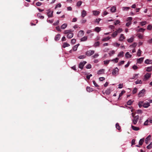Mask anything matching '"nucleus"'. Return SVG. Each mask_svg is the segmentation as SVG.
<instances>
[{"label": "nucleus", "mask_w": 152, "mask_h": 152, "mask_svg": "<svg viewBox=\"0 0 152 152\" xmlns=\"http://www.w3.org/2000/svg\"><path fill=\"white\" fill-rule=\"evenodd\" d=\"M94 51L93 50L87 51L86 53V55L87 56H90L93 54L94 53Z\"/></svg>", "instance_id": "f257e3e1"}, {"label": "nucleus", "mask_w": 152, "mask_h": 152, "mask_svg": "<svg viewBox=\"0 0 152 152\" xmlns=\"http://www.w3.org/2000/svg\"><path fill=\"white\" fill-rule=\"evenodd\" d=\"M139 115H137L134 117V119L133 121V124L135 125L139 119Z\"/></svg>", "instance_id": "f03ea898"}, {"label": "nucleus", "mask_w": 152, "mask_h": 152, "mask_svg": "<svg viewBox=\"0 0 152 152\" xmlns=\"http://www.w3.org/2000/svg\"><path fill=\"white\" fill-rule=\"evenodd\" d=\"M86 61H83V62H81L79 65V67L82 69L83 68L84 65L86 63Z\"/></svg>", "instance_id": "7ed1b4c3"}, {"label": "nucleus", "mask_w": 152, "mask_h": 152, "mask_svg": "<svg viewBox=\"0 0 152 152\" xmlns=\"http://www.w3.org/2000/svg\"><path fill=\"white\" fill-rule=\"evenodd\" d=\"M48 12L47 13V15L49 18L52 17H53V11H51L50 9H48L47 10Z\"/></svg>", "instance_id": "20e7f679"}, {"label": "nucleus", "mask_w": 152, "mask_h": 152, "mask_svg": "<svg viewBox=\"0 0 152 152\" xmlns=\"http://www.w3.org/2000/svg\"><path fill=\"white\" fill-rule=\"evenodd\" d=\"M145 92V90L144 89H143L141 91H140L138 94V96L139 97H140L143 96Z\"/></svg>", "instance_id": "39448f33"}, {"label": "nucleus", "mask_w": 152, "mask_h": 152, "mask_svg": "<svg viewBox=\"0 0 152 152\" xmlns=\"http://www.w3.org/2000/svg\"><path fill=\"white\" fill-rule=\"evenodd\" d=\"M119 71V69L117 67H116L113 70L112 74L113 75H115L116 73L118 72Z\"/></svg>", "instance_id": "423d86ee"}, {"label": "nucleus", "mask_w": 152, "mask_h": 152, "mask_svg": "<svg viewBox=\"0 0 152 152\" xmlns=\"http://www.w3.org/2000/svg\"><path fill=\"white\" fill-rule=\"evenodd\" d=\"M73 31H72V32H71L69 34H67V37L68 38H72L73 36V33H72Z\"/></svg>", "instance_id": "0eeeda50"}, {"label": "nucleus", "mask_w": 152, "mask_h": 152, "mask_svg": "<svg viewBox=\"0 0 152 152\" xmlns=\"http://www.w3.org/2000/svg\"><path fill=\"white\" fill-rule=\"evenodd\" d=\"M151 137V136L149 135L145 139V142L146 144H148V142L150 140Z\"/></svg>", "instance_id": "6e6552de"}, {"label": "nucleus", "mask_w": 152, "mask_h": 152, "mask_svg": "<svg viewBox=\"0 0 152 152\" xmlns=\"http://www.w3.org/2000/svg\"><path fill=\"white\" fill-rule=\"evenodd\" d=\"M87 15V13L84 10H83L81 12V16L82 17L84 18V17L86 16Z\"/></svg>", "instance_id": "1a4fd4ad"}, {"label": "nucleus", "mask_w": 152, "mask_h": 152, "mask_svg": "<svg viewBox=\"0 0 152 152\" xmlns=\"http://www.w3.org/2000/svg\"><path fill=\"white\" fill-rule=\"evenodd\" d=\"M125 39V37L123 34H121L119 38V40L120 41H122Z\"/></svg>", "instance_id": "9d476101"}, {"label": "nucleus", "mask_w": 152, "mask_h": 152, "mask_svg": "<svg viewBox=\"0 0 152 152\" xmlns=\"http://www.w3.org/2000/svg\"><path fill=\"white\" fill-rule=\"evenodd\" d=\"M60 38V35L59 34H57L55 38V40L57 41L59 40Z\"/></svg>", "instance_id": "9b49d317"}, {"label": "nucleus", "mask_w": 152, "mask_h": 152, "mask_svg": "<svg viewBox=\"0 0 152 152\" xmlns=\"http://www.w3.org/2000/svg\"><path fill=\"white\" fill-rule=\"evenodd\" d=\"M150 105L149 103L147 102L143 103L142 106L145 108H147Z\"/></svg>", "instance_id": "f8f14e48"}, {"label": "nucleus", "mask_w": 152, "mask_h": 152, "mask_svg": "<svg viewBox=\"0 0 152 152\" xmlns=\"http://www.w3.org/2000/svg\"><path fill=\"white\" fill-rule=\"evenodd\" d=\"M104 69H101L98 72L97 74L98 75L103 74L104 73Z\"/></svg>", "instance_id": "ddd939ff"}, {"label": "nucleus", "mask_w": 152, "mask_h": 152, "mask_svg": "<svg viewBox=\"0 0 152 152\" xmlns=\"http://www.w3.org/2000/svg\"><path fill=\"white\" fill-rule=\"evenodd\" d=\"M131 127L132 129L134 131H138L140 129L139 128L135 126L132 125Z\"/></svg>", "instance_id": "4468645a"}, {"label": "nucleus", "mask_w": 152, "mask_h": 152, "mask_svg": "<svg viewBox=\"0 0 152 152\" xmlns=\"http://www.w3.org/2000/svg\"><path fill=\"white\" fill-rule=\"evenodd\" d=\"M151 76V74L149 73H147L145 76V78L148 79H149Z\"/></svg>", "instance_id": "2eb2a0df"}, {"label": "nucleus", "mask_w": 152, "mask_h": 152, "mask_svg": "<svg viewBox=\"0 0 152 152\" xmlns=\"http://www.w3.org/2000/svg\"><path fill=\"white\" fill-rule=\"evenodd\" d=\"M84 34V31L83 30H80L79 32L78 36L81 37Z\"/></svg>", "instance_id": "dca6fc26"}, {"label": "nucleus", "mask_w": 152, "mask_h": 152, "mask_svg": "<svg viewBox=\"0 0 152 152\" xmlns=\"http://www.w3.org/2000/svg\"><path fill=\"white\" fill-rule=\"evenodd\" d=\"M143 58H140L138 59L137 60V63H141L143 61Z\"/></svg>", "instance_id": "f3484780"}, {"label": "nucleus", "mask_w": 152, "mask_h": 152, "mask_svg": "<svg viewBox=\"0 0 152 152\" xmlns=\"http://www.w3.org/2000/svg\"><path fill=\"white\" fill-rule=\"evenodd\" d=\"M152 61L148 59H147L145 60V62L146 64H151L152 63Z\"/></svg>", "instance_id": "a211bd4d"}, {"label": "nucleus", "mask_w": 152, "mask_h": 152, "mask_svg": "<svg viewBox=\"0 0 152 152\" xmlns=\"http://www.w3.org/2000/svg\"><path fill=\"white\" fill-rule=\"evenodd\" d=\"M144 138L140 139L139 141V144L140 145H142L143 142H144Z\"/></svg>", "instance_id": "6ab92c4d"}, {"label": "nucleus", "mask_w": 152, "mask_h": 152, "mask_svg": "<svg viewBox=\"0 0 152 152\" xmlns=\"http://www.w3.org/2000/svg\"><path fill=\"white\" fill-rule=\"evenodd\" d=\"M37 16L38 18L41 19H43L44 18V16H41V14L40 13H38L37 15Z\"/></svg>", "instance_id": "aec40b11"}, {"label": "nucleus", "mask_w": 152, "mask_h": 152, "mask_svg": "<svg viewBox=\"0 0 152 152\" xmlns=\"http://www.w3.org/2000/svg\"><path fill=\"white\" fill-rule=\"evenodd\" d=\"M67 24L64 23L61 26V28L62 29H64L67 27Z\"/></svg>", "instance_id": "412c9836"}, {"label": "nucleus", "mask_w": 152, "mask_h": 152, "mask_svg": "<svg viewBox=\"0 0 152 152\" xmlns=\"http://www.w3.org/2000/svg\"><path fill=\"white\" fill-rule=\"evenodd\" d=\"M86 90L87 91L90 92L93 91V88H90V87L87 86L86 88Z\"/></svg>", "instance_id": "4be33fe9"}, {"label": "nucleus", "mask_w": 152, "mask_h": 152, "mask_svg": "<svg viewBox=\"0 0 152 152\" xmlns=\"http://www.w3.org/2000/svg\"><path fill=\"white\" fill-rule=\"evenodd\" d=\"M116 10V7L113 6L111 7L110 9L111 11L112 12H115Z\"/></svg>", "instance_id": "5701e85b"}, {"label": "nucleus", "mask_w": 152, "mask_h": 152, "mask_svg": "<svg viewBox=\"0 0 152 152\" xmlns=\"http://www.w3.org/2000/svg\"><path fill=\"white\" fill-rule=\"evenodd\" d=\"M100 44V43L99 42H95L94 45V47H98L99 46V45Z\"/></svg>", "instance_id": "b1692460"}, {"label": "nucleus", "mask_w": 152, "mask_h": 152, "mask_svg": "<svg viewBox=\"0 0 152 152\" xmlns=\"http://www.w3.org/2000/svg\"><path fill=\"white\" fill-rule=\"evenodd\" d=\"M71 32H72V31L70 29L68 30H65L64 31V33L65 34H68Z\"/></svg>", "instance_id": "393cba45"}, {"label": "nucleus", "mask_w": 152, "mask_h": 152, "mask_svg": "<svg viewBox=\"0 0 152 152\" xmlns=\"http://www.w3.org/2000/svg\"><path fill=\"white\" fill-rule=\"evenodd\" d=\"M125 56L126 58H131L132 55L129 54V52H127L125 54Z\"/></svg>", "instance_id": "a878e982"}, {"label": "nucleus", "mask_w": 152, "mask_h": 152, "mask_svg": "<svg viewBox=\"0 0 152 152\" xmlns=\"http://www.w3.org/2000/svg\"><path fill=\"white\" fill-rule=\"evenodd\" d=\"M117 31H115L112 34V36L114 38L117 35Z\"/></svg>", "instance_id": "bb28decb"}, {"label": "nucleus", "mask_w": 152, "mask_h": 152, "mask_svg": "<svg viewBox=\"0 0 152 152\" xmlns=\"http://www.w3.org/2000/svg\"><path fill=\"white\" fill-rule=\"evenodd\" d=\"M115 126H116V129H117L118 130H120L121 129V127L119 126L118 123H117L116 124Z\"/></svg>", "instance_id": "cd10ccee"}, {"label": "nucleus", "mask_w": 152, "mask_h": 152, "mask_svg": "<svg viewBox=\"0 0 152 152\" xmlns=\"http://www.w3.org/2000/svg\"><path fill=\"white\" fill-rule=\"evenodd\" d=\"M124 52L123 51L120 52L118 55L119 57H123L124 56Z\"/></svg>", "instance_id": "c85d7f7f"}, {"label": "nucleus", "mask_w": 152, "mask_h": 152, "mask_svg": "<svg viewBox=\"0 0 152 152\" xmlns=\"http://www.w3.org/2000/svg\"><path fill=\"white\" fill-rule=\"evenodd\" d=\"M93 14L95 15H98L99 13V12L96 11H93Z\"/></svg>", "instance_id": "c756f323"}, {"label": "nucleus", "mask_w": 152, "mask_h": 152, "mask_svg": "<svg viewBox=\"0 0 152 152\" xmlns=\"http://www.w3.org/2000/svg\"><path fill=\"white\" fill-rule=\"evenodd\" d=\"M111 38L110 37H108L103 38L102 39V41H105L109 40Z\"/></svg>", "instance_id": "7c9ffc66"}, {"label": "nucleus", "mask_w": 152, "mask_h": 152, "mask_svg": "<svg viewBox=\"0 0 152 152\" xmlns=\"http://www.w3.org/2000/svg\"><path fill=\"white\" fill-rule=\"evenodd\" d=\"M133 102L134 101H132L131 100H129L127 102V104L128 105H131Z\"/></svg>", "instance_id": "2f4dec72"}, {"label": "nucleus", "mask_w": 152, "mask_h": 152, "mask_svg": "<svg viewBox=\"0 0 152 152\" xmlns=\"http://www.w3.org/2000/svg\"><path fill=\"white\" fill-rule=\"evenodd\" d=\"M87 39V36H85L83 38H82L81 39V41H85Z\"/></svg>", "instance_id": "473e14b6"}, {"label": "nucleus", "mask_w": 152, "mask_h": 152, "mask_svg": "<svg viewBox=\"0 0 152 152\" xmlns=\"http://www.w3.org/2000/svg\"><path fill=\"white\" fill-rule=\"evenodd\" d=\"M70 46V45L69 44H68L67 43H66V42H65L63 45V47L64 48H65L66 47H68L69 46Z\"/></svg>", "instance_id": "72a5a7b5"}, {"label": "nucleus", "mask_w": 152, "mask_h": 152, "mask_svg": "<svg viewBox=\"0 0 152 152\" xmlns=\"http://www.w3.org/2000/svg\"><path fill=\"white\" fill-rule=\"evenodd\" d=\"M147 148L148 149H151L152 148V142H151L149 145L147 146Z\"/></svg>", "instance_id": "f704fd0d"}, {"label": "nucleus", "mask_w": 152, "mask_h": 152, "mask_svg": "<svg viewBox=\"0 0 152 152\" xmlns=\"http://www.w3.org/2000/svg\"><path fill=\"white\" fill-rule=\"evenodd\" d=\"M111 93L110 89V88L108 89L105 91V93L107 94H109Z\"/></svg>", "instance_id": "c9c22d12"}, {"label": "nucleus", "mask_w": 152, "mask_h": 152, "mask_svg": "<svg viewBox=\"0 0 152 152\" xmlns=\"http://www.w3.org/2000/svg\"><path fill=\"white\" fill-rule=\"evenodd\" d=\"M127 41L129 42H132L134 41V38L131 37L129 39H127Z\"/></svg>", "instance_id": "e433bc0d"}, {"label": "nucleus", "mask_w": 152, "mask_h": 152, "mask_svg": "<svg viewBox=\"0 0 152 152\" xmlns=\"http://www.w3.org/2000/svg\"><path fill=\"white\" fill-rule=\"evenodd\" d=\"M95 30L96 31L99 32L101 30V29L99 27H97L95 28Z\"/></svg>", "instance_id": "4c0bfd02"}, {"label": "nucleus", "mask_w": 152, "mask_h": 152, "mask_svg": "<svg viewBox=\"0 0 152 152\" xmlns=\"http://www.w3.org/2000/svg\"><path fill=\"white\" fill-rule=\"evenodd\" d=\"M82 2L81 1H78L77 3V7H80L82 4Z\"/></svg>", "instance_id": "58836bf2"}, {"label": "nucleus", "mask_w": 152, "mask_h": 152, "mask_svg": "<svg viewBox=\"0 0 152 152\" xmlns=\"http://www.w3.org/2000/svg\"><path fill=\"white\" fill-rule=\"evenodd\" d=\"M110 61H111V60H107L106 61H104V64L105 65H107L109 63Z\"/></svg>", "instance_id": "ea45409f"}, {"label": "nucleus", "mask_w": 152, "mask_h": 152, "mask_svg": "<svg viewBox=\"0 0 152 152\" xmlns=\"http://www.w3.org/2000/svg\"><path fill=\"white\" fill-rule=\"evenodd\" d=\"M135 83L136 84H141L142 82L141 80H137V81L135 82Z\"/></svg>", "instance_id": "a19ab883"}, {"label": "nucleus", "mask_w": 152, "mask_h": 152, "mask_svg": "<svg viewBox=\"0 0 152 152\" xmlns=\"http://www.w3.org/2000/svg\"><path fill=\"white\" fill-rule=\"evenodd\" d=\"M152 70V66L148 67L147 68V70H146L148 72H150Z\"/></svg>", "instance_id": "79ce46f5"}, {"label": "nucleus", "mask_w": 152, "mask_h": 152, "mask_svg": "<svg viewBox=\"0 0 152 152\" xmlns=\"http://www.w3.org/2000/svg\"><path fill=\"white\" fill-rule=\"evenodd\" d=\"M125 92V91H121V92L119 94V97L118 98V99H119L120 97Z\"/></svg>", "instance_id": "37998d69"}, {"label": "nucleus", "mask_w": 152, "mask_h": 152, "mask_svg": "<svg viewBox=\"0 0 152 152\" xmlns=\"http://www.w3.org/2000/svg\"><path fill=\"white\" fill-rule=\"evenodd\" d=\"M77 45H76L74 46L73 47L72 49H73V51H75L77 50V47H78V46Z\"/></svg>", "instance_id": "c03bdc74"}, {"label": "nucleus", "mask_w": 152, "mask_h": 152, "mask_svg": "<svg viewBox=\"0 0 152 152\" xmlns=\"http://www.w3.org/2000/svg\"><path fill=\"white\" fill-rule=\"evenodd\" d=\"M99 56V55L98 53H96L92 56V57L93 58H97Z\"/></svg>", "instance_id": "a18cd8bd"}, {"label": "nucleus", "mask_w": 152, "mask_h": 152, "mask_svg": "<svg viewBox=\"0 0 152 152\" xmlns=\"http://www.w3.org/2000/svg\"><path fill=\"white\" fill-rule=\"evenodd\" d=\"M137 89L136 88H134L132 91V94H135L137 92Z\"/></svg>", "instance_id": "49530a36"}, {"label": "nucleus", "mask_w": 152, "mask_h": 152, "mask_svg": "<svg viewBox=\"0 0 152 152\" xmlns=\"http://www.w3.org/2000/svg\"><path fill=\"white\" fill-rule=\"evenodd\" d=\"M141 52L142 51L140 50V49H139L137 53V55L139 56H140Z\"/></svg>", "instance_id": "de8ad7c7"}, {"label": "nucleus", "mask_w": 152, "mask_h": 152, "mask_svg": "<svg viewBox=\"0 0 152 152\" xmlns=\"http://www.w3.org/2000/svg\"><path fill=\"white\" fill-rule=\"evenodd\" d=\"M118 58H116L115 59H114L112 60H111V61H115V63H117L118 62Z\"/></svg>", "instance_id": "09e8293b"}, {"label": "nucleus", "mask_w": 152, "mask_h": 152, "mask_svg": "<svg viewBox=\"0 0 152 152\" xmlns=\"http://www.w3.org/2000/svg\"><path fill=\"white\" fill-rule=\"evenodd\" d=\"M86 56L84 55L80 56L78 57V58L79 59H83L85 58Z\"/></svg>", "instance_id": "8fccbe9b"}, {"label": "nucleus", "mask_w": 152, "mask_h": 152, "mask_svg": "<svg viewBox=\"0 0 152 152\" xmlns=\"http://www.w3.org/2000/svg\"><path fill=\"white\" fill-rule=\"evenodd\" d=\"M152 28V26L150 25H148L147 28L148 30H151Z\"/></svg>", "instance_id": "3c124183"}, {"label": "nucleus", "mask_w": 152, "mask_h": 152, "mask_svg": "<svg viewBox=\"0 0 152 152\" xmlns=\"http://www.w3.org/2000/svg\"><path fill=\"white\" fill-rule=\"evenodd\" d=\"M123 30L122 28H119L116 31H117V33H118L121 32Z\"/></svg>", "instance_id": "603ef678"}, {"label": "nucleus", "mask_w": 152, "mask_h": 152, "mask_svg": "<svg viewBox=\"0 0 152 152\" xmlns=\"http://www.w3.org/2000/svg\"><path fill=\"white\" fill-rule=\"evenodd\" d=\"M124 63V61H121L120 62H119L118 64L119 66H121V65L123 64Z\"/></svg>", "instance_id": "864d4df0"}, {"label": "nucleus", "mask_w": 152, "mask_h": 152, "mask_svg": "<svg viewBox=\"0 0 152 152\" xmlns=\"http://www.w3.org/2000/svg\"><path fill=\"white\" fill-rule=\"evenodd\" d=\"M91 68V65L90 64H88L86 66V68L87 69H90Z\"/></svg>", "instance_id": "5fc2aeb1"}, {"label": "nucleus", "mask_w": 152, "mask_h": 152, "mask_svg": "<svg viewBox=\"0 0 152 152\" xmlns=\"http://www.w3.org/2000/svg\"><path fill=\"white\" fill-rule=\"evenodd\" d=\"M146 21H143L140 22L141 25L142 26H143L146 24Z\"/></svg>", "instance_id": "6e6d98bb"}, {"label": "nucleus", "mask_w": 152, "mask_h": 152, "mask_svg": "<svg viewBox=\"0 0 152 152\" xmlns=\"http://www.w3.org/2000/svg\"><path fill=\"white\" fill-rule=\"evenodd\" d=\"M36 4L37 6H40L42 5V4L41 2H38L37 3H36Z\"/></svg>", "instance_id": "4d7b16f0"}, {"label": "nucleus", "mask_w": 152, "mask_h": 152, "mask_svg": "<svg viewBox=\"0 0 152 152\" xmlns=\"http://www.w3.org/2000/svg\"><path fill=\"white\" fill-rule=\"evenodd\" d=\"M61 6V4L60 3H59L55 7V9H56L58 7H60Z\"/></svg>", "instance_id": "13d9d810"}, {"label": "nucleus", "mask_w": 152, "mask_h": 152, "mask_svg": "<svg viewBox=\"0 0 152 152\" xmlns=\"http://www.w3.org/2000/svg\"><path fill=\"white\" fill-rule=\"evenodd\" d=\"M132 68L134 69V70H136L138 68V67L136 66V65H134L133 66H132Z\"/></svg>", "instance_id": "bf43d9fd"}, {"label": "nucleus", "mask_w": 152, "mask_h": 152, "mask_svg": "<svg viewBox=\"0 0 152 152\" xmlns=\"http://www.w3.org/2000/svg\"><path fill=\"white\" fill-rule=\"evenodd\" d=\"M76 39H73L71 40V42L72 44H74L76 42Z\"/></svg>", "instance_id": "052dcab7"}, {"label": "nucleus", "mask_w": 152, "mask_h": 152, "mask_svg": "<svg viewBox=\"0 0 152 152\" xmlns=\"http://www.w3.org/2000/svg\"><path fill=\"white\" fill-rule=\"evenodd\" d=\"M145 29L144 28H141L139 30V31L140 32H144Z\"/></svg>", "instance_id": "680f3d73"}, {"label": "nucleus", "mask_w": 152, "mask_h": 152, "mask_svg": "<svg viewBox=\"0 0 152 152\" xmlns=\"http://www.w3.org/2000/svg\"><path fill=\"white\" fill-rule=\"evenodd\" d=\"M135 140L134 139H133L132 140V145H134L135 144Z\"/></svg>", "instance_id": "e2e57ef3"}, {"label": "nucleus", "mask_w": 152, "mask_h": 152, "mask_svg": "<svg viewBox=\"0 0 152 152\" xmlns=\"http://www.w3.org/2000/svg\"><path fill=\"white\" fill-rule=\"evenodd\" d=\"M115 53V51L113 50L110 51V53H109L110 56H111L113 54Z\"/></svg>", "instance_id": "0e129e2a"}, {"label": "nucleus", "mask_w": 152, "mask_h": 152, "mask_svg": "<svg viewBox=\"0 0 152 152\" xmlns=\"http://www.w3.org/2000/svg\"><path fill=\"white\" fill-rule=\"evenodd\" d=\"M56 28L58 31L60 32L61 31V30L60 29V27L59 26H57L56 27Z\"/></svg>", "instance_id": "69168bd1"}, {"label": "nucleus", "mask_w": 152, "mask_h": 152, "mask_svg": "<svg viewBox=\"0 0 152 152\" xmlns=\"http://www.w3.org/2000/svg\"><path fill=\"white\" fill-rule=\"evenodd\" d=\"M120 23V21L118 20H117L115 22V25H116L118 24L119 23Z\"/></svg>", "instance_id": "338daca9"}, {"label": "nucleus", "mask_w": 152, "mask_h": 152, "mask_svg": "<svg viewBox=\"0 0 152 152\" xmlns=\"http://www.w3.org/2000/svg\"><path fill=\"white\" fill-rule=\"evenodd\" d=\"M131 24V22L130 21H129L128 23H126V26H129Z\"/></svg>", "instance_id": "774afa93"}]
</instances>
